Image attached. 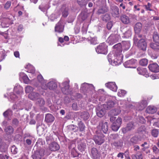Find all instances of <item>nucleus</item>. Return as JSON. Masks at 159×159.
<instances>
[{
	"mask_svg": "<svg viewBox=\"0 0 159 159\" xmlns=\"http://www.w3.org/2000/svg\"><path fill=\"white\" fill-rule=\"evenodd\" d=\"M159 134L158 130L157 129H153L152 131V135L154 137H157Z\"/></svg>",
	"mask_w": 159,
	"mask_h": 159,
	"instance_id": "obj_50",
	"label": "nucleus"
},
{
	"mask_svg": "<svg viewBox=\"0 0 159 159\" xmlns=\"http://www.w3.org/2000/svg\"><path fill=\"white\" fill-rule=\"evenodd\" d=\"M50 17L51 20L52 21H53L54 19H56L57 17V16L54 14H52L50 15Z\"/></svg>",
	"mask_w": 159,
	"mask_h": 159,
	"instance_id": "obj_61",
	"label": "nucleus"
},
{
	"mask_svg": "<svg viewBox=\"0 0 159 159\" xmlns=\"http://www.w3.org/2000/svg\"><path fill=\"white\" fill-rule=\"evenodd\" d=\"M91 155L93 159H99L100 154L98 152L97 149L95 148H93L91 150Z\"/></svg>",
	"mask_w": 159,
	"mask_h": 159,
	"instance_id": "obj_14",
	"label": "nucleus"
},
{
	"mask_svg": "<svg viewBox=\"0 0 159 159\" xmlns=\"http://www.w3.org/2000/svg\"><path fill=\"white\" fill-rule=\"evenodd\" d=\"M121 20L124 24H128L129 22V20L128 16L123 15L121 16Z\"/></svg>",
	"mask_w": 159,
	"mask_h": 159,
	"instance_id": "obj_31",
	"label": "nucleus"
},
{
	"mask_svg": "<svg viewBox=\"0 0 159 159\" xmlns=\"http://www.w3.org/2000/svg\"><path fill=\"white\" fill-rule=\"evenodd\" d=\"M54 117L52 114H48L45 116V120L47 122H52L54 120Z\"/></svg>",
	"mask_w": 159,
	"mask_h": 159,
	"instance_id": "obj_22",
	"label": "nucleus"
},
{
	"mask_svg": "<svg viewBox=\"0 0 159 159\" xmlns=\"http://www.w3.org/2000/svg\"><path fill=\"white\" fill-rule=\"evenodd\" d=\"M136 62V60L132 59L125 62L124 64V65L126 68H131V66L133 65Z\"/></svg>",
	"mask_w": 159,
	"mask_h": 159,
	"instance_id": "obj_18",
	"label": "nucleus"
},
{
	"mask_svg": "<svg viewBox=\"0 0 159 159\" xmlns=\"http://www.w3.org/2000/svg\"><path fill=\"white\" fill-rule=\"evenodd\" d=\"M36 104L40 107L43 106L45 103V102L43 99L40 97L36 100Z\"/></svg>",
	"mask_w": 159,
	"mask_h": 159,
	"instance_id": "obj_25",
	"label": "nucleus"
},
{
	"mask_svg": "<svg viewBox=\"0 0 159 159\" xmlns=\"http://www.w3.org/2000/svg\"><path fill=\"white\" fill-rule=\"evenodd\" d=\"M28 96L30 99L33 100H36L39 98L40 95L37 93L33 92L30 94Z\"/></svg>",
	"mask_w": 159,
	"mask_h": 159,
	"instance_id": "obj_20",
	"label": "nucleus"
},
{
	"mask_svg": "<svg viewBox=\"0 0 159 159\" xmlns=\"http://www.w3.org/2000/svg\"><path fill=\"white\" fill-rule=\"evenodd\" d=\"M120 39V36L118 34L117 31L115 32L114 33L111 34L108 38L107 41L110 44H113L117 42Z\"/></svg>",
	"mask_w": 159,
	"mask_h": 159,
	"instance_id": "obj_4",
	"label": "nucleus"
},
{
	"mask_svg": "<svg viewBox=\"0 0 159 159\" xmlns=\"http://www.w3.org/2000/svg\"><path fill=\"white\" fill-rule=\"evenodd\" d=\"M94 140L96 144L99 145H101L105 141L104 136L103 134L100 136L96 135L94 138Z\"/></svg>",
	"mask_w": 159,
	"mask_h": 159,
	"instance_id": "obj_10",
	"label": "nucleus"
},
{
	"mask_svg": "<svg viewBox=\"0 0 159 159\" xmlns=\"http://www.w3.org/2000/svg\"><path fill=\"white\" fill-rule=\"evenodd\" d=\"M100 125H102V129L104 133L106 134L108 131V123L107 122H105L103 123L102 122H101Z\"/></svg>",
	"mask_w": 159,
	"mask_h": 159,
	"instance_id": "obj_23",
	"label": "nucleus"
},
{
	"mask_svg": "<svg viewBox=\"0 0 159 159\" xmlns=\"http://www.w3.org/2000/svg\"><path fill=\"white\" fill-rule=\"evenodd\" d=\"M69 81H66L62 83L61 84H59L61 88L62 91L64 94H67L70 92Z\"/></svg>",
	"mask_w": 159,
	"mask_h": 159,
	"instance_id": "obj_6",
	"label": "nucleus"
},
{
	"mask_svg": "<svg viewBox=\"0 0 159 159\" xmlns=\"http://www.w3.org/2000/svg\"><path fill=\"white\" fill-rule=\"evenodd\" d=\"M105 86L113 91L116 92L117 91V87L115 82H108L105 84Z\"/></svg>",
	"mask_w": 159,
	"mask_h": 159,
	"instance_id": "obj_13",
	"label": "nucleus"
},
{
	"mask_svg": "<svg viewBox=\"0 0 159 159\" xmlns=\"http://www.w3.org/2000/svg\"><path fill=\"white\" fill-rule=\"evenodd\" d=\"M137 71L139 74L143 75H144L145 74L147 71L146 69L141 68L140 67H138L137 69Z\"/></svg>",
	"mask_w": 159,
	"mask_h": 159,
	"instance_id": "obj_32",
	"label": "nucleus"
},
{
	"mask_svg": "<svg viewBox=\"0 0 159 159\" xmlns=\"http://www.w3.org/2000/svg\"><path fill=\"white\" fill-rule=\"evenodd\" d=\"M149 70L154 72H159V66L157 63H152L149 64L148 66Z\"/></svg>",
	"mask_w": 159,
	"mask_h": 159,
	"instance_id": "obj_12",
	"label": "nucleus"
},
{
	"mask_svg": "<svg viewBox=\"0 0 159 159\" xmlns=\"http://www.w3.org/2000/svg\"><path fill=\"white\" fill-rule=\"evenodd\" d=\"M105 110L104 109L100 110L98 109L96 111L97 115L100 117H102L105 115Z\"/></svg>",
	"mask_w": 159,
	"mask_h": 159,
	"instance_id": "obj_29",
	"label": "nucleus"
},
{
	"mask_svg": "<svg viewBox=\"0 0 159 159\" xmlns=\"http://www.w3.org/2000/svg\"><path fill=\"white\" fill-rule=\"evenodd\" d=\"M139 141L138 137L136 136H134L131 138L130 140V142L133 144L137 143Z\"/></svg>",
	"mask_w": 159,
	"mask_h": 159,
	"instance_id": "obj_36",
	"label": "nucleus"
},
{
	"mask_svg": "<svg viewBox=\"0 0 159 159\" xmlns=\"http://www.w3.org/2000/svg\"><path fill=\"white\" fill-rule=\"evenodd\" d=\"M57 87V85L56 82L54 81H51L47 83L45 86L43 85L42 88V89H46L47 88H48L51 90H55Z\"/></svg>",
	"mask_w": 159,
	"mask_h": 159,
	"instance_id": "obj_7",
	"label": "nucleus"
},
{
	"mask_svg": "<svg viewBox=\"0 0 159 159\" xmlns=\"http://www.w3.org/2000/svg\"><path fill=\"white\" fill-rule=\"evenodd\" d=\"M142 27V24L139 22L137 23L135 25L134 30L136 33L138 34L140 31Z\"/></svg>",
	"mask_w": 159,
	"mask_h": 159,
	"instance_id": "obj_26",
	"label": "nucleus"
},
{
	"mask_svg": "<svg viewBox=\"0 0 159 159\" xmlns=\"http://www.w3.org/2000/svg\"><path fill=\"white\" fill-rule=\"evenodd\" d=\"M32 139H27L26 140V144L28 145H30L31 144Z\"/></svg>",
	"mask_w": 159,
	"mask_h": 159,
	"instance_id": "obj_63",
	"label": "nucleus"
},
{
	"mask_svg": "<svg viewBox=\"0 0 159 159\" xmlns=\"http://www.w3.org/2000/svg\"><path fill=\"white\" fill-rule=\"evenodd\" d=\"M147 105V102L146 100H142L140 102L137 104V109L138 110H143Z\"/></svg>",
	"mask_w": 159,
	"mask_h": 159,
	"instance_id": "obj_15",
	"label": "nucleus"
},
{
	"mask_svg": "<svg viewBox=\"0 0 159 159\" xmlns=\"http://www.w3.org/2000/svg\"><path fill=\"white\" fill-rule=\"evenodd\" d=\"M150 46L151 48L156 51L159 50V45L156 43H152L150 44Z\"/></svg>",
	"mask_w": 159,
	"mask_h": 159,
	"instance_id": "obj_40",
	"label": "nucleus"
},
{
	"mask_svg": "<svg viewBox=\"0 0 159 159\" xmlns=\"http://www.w3.org/2000/svg\"><path fill=\"white\" fill-rule=\"evenodd\" d=\"M102 19L103 20L107 21L110 19V17L108 14H106L103 16Z\"/></svg>",
	"mask_w": 159,
	"mask_h": 159,
	"instance_id": "obj_55",
	"label": "nucleus"
},
{
	"mask_svg": "<svg viewBox=\"0 0 159 159\" xmlns=\"http://www.w3.org/2000/svg\"><path fill=\"white\" fill-rule=\"evenodd\" d=\"M11 5V2L8 1L4 5V8L6 9H8Z\"/></svg>",
	"mask_w": 159,
	"mask_h": 159,
	"instance_id": "obj_57",
	"label": "nucleus"
},
{
	"mask_svg": "<svg viewBox=\"0 0 159 159\" xmlns=\"http://www.w3.org/2000/svg\"><path fill=\"white\" fill-rule=\"evenodd\" d=\"M122 46L120 43H117L113 46L114 49V56L116 57L112 59L111 54H109L107 56V58L109 63L113 66L119 65L122 62L123 58V55L122 54V47L125 50L129 49L130 47V43L128 41H123L122 43Z\"/></svg>",
	"mask_w": 159,
	"mask_h": 159,
	"instance_id": "obj_1",
	"label": "nucleus"
},
{
	"mask_svg": "<svg viewBox=\"0 0 159 159\" xmlns=\"http://www.w3.org/2000/svg\"><path fill=\"white\" fill-rule=\"evenodd\" d=\"M152 149L154 154L157 155L159 153V149L155 145L152 146Z\"/></svg>",
	"mask_w": 159,
	"mask_h": 159,
	"instance_id": "obj_49",
	"label": "nucleus"
},
{
	"mask_svg": "<svg viewBox=\"0 0 159 159\" xmlns=\"http://www.w3.org/2000/svg\"><path fill=\"white\" fill-rule=\"evenodd\" d=\"M132 159H143L142 154L141 153L139 154L133 155L132 156Z\"/></svg>",
	"mask_w": 159,
	"mask_h": 159,
	"instance_id": "obj_44",
	"label": "nucleus"
},
{
	"mask_svg": "<svg viewBox=\"0 0 159 159\" xmlns=\"http://www.w3.org/2000/svg\"><path fill=\"white\" fill-rule=\"evenodd\" d=\"M88 0H77L78 4L81 7L85 6Z\"/></svg>",
	"mask_w": 159,
	"mask_h": 159,
	"instance_id": "obj_33",
	"label": "nucleus"
},
{
	"mask_svg": "<svg viewBox=\"0 0 159 159\" xmlns=\"http://www.w3.org/2000/svg\"><path fill=\"white\" fill-rule=\"evenodd\" d=\"M64 25L63 21L60 20L56 25L55 27V31L56 32L61 33L63 32L64 30Z\"/></svg>",
	"mask_w": 159,
	"mask_h": 159,
	"instance_id": "obj_8",
	"label": "nucleus"
},
{
	"mask_svg": "<svg viewBox=\"0 0 159 159\" xmlns=\"http://www.w3.org/2000/svg\"><path fill=\"white\" fill-rule=\"evenodd\" d=\"M115 105V103L113 101L109 100L106 103L103 105V107L106 109H110L113 107Z\"/></svg>",
	"mask_w": 159,
	"mask_h": 159,
	"instance_id": "obj_16",
	"label": "nucleus"
},
{
	"mask_svg": "<svg viewBox=\"0 0 159 159\" xmlns=\"http://www.w3.org/2000/svg\"><path fill=\"white\" fill-rule=\"evenodd\" d=\"M122 119L120 117L118 118L116 121L114 122L111 126L112 130L114 131L118 130L121 124Z\"/></svg>",
	"mask_w": 159,
	"mask_h": 159,
	"instance_id": "obj_9",
	"label": "nucleus"
},
{
	"mask_svg": "<svg viewBox=\"0 0 159 159\" xmlns=\"http://www.w3.org/2000/svg\"><path fill=\"white\" fill-rule=\"evenodd\" d=\"M33 90V88L30 86H27L25 87V91L26 93H29Z\"/></svg>",
	"mask_w": 159,
	"mask_h": 159,
	"instance_id": "obj_54",
	"label": "nucleus"
},
{
	"mask_svg": "<svg viewBox=\"0 0 159 159\" xmlns=\"http://www.w3.org/2000/svg\"><path fill=\"white\" fill-rule=\"evenodd\" d=\"M118 137V135L116 134H111L110 135L111 138L114 139H117Z\"/></svg>",
	"mask_w": 159,
	"mask_h": 159,
	"instance_id": "obj_62",
	"label": "nucleus"
},
{
	"mask_svg": "<svg viewBox=\"0 0 159 159\" xmlns=\"http://www.w3.org/2000/svg\"><path fill=\"white\" fill-rule=\"evenodd\" d=\"M11 151L13 154H15L18 152V149L14 145H13L11 148Z\"/></svg>",
	"mask_w": 159,
	"mask_h": 159,
	"instance_id": "obj_51",
	"label": "nucleus"
},
{
	"mask_svg": "<svg viewBox=\"0 0 159 159\" xmlns=\"http://www.w3.org/2000/svg\"><path fill=\"white\" fill-rule=\"evenodd\" d=\"M89 88L92 89H93V85L92 84H89L86 83H84L82 84L81 88L82 90H86Z\"/></svg>",
	"mask_w": 159,
	"mask_h": 159,
	"instance_id": "obj_28",
	"label": "nucleus"
},
{
	"mask_svg": "<svg viewBox=\"0 0 159 159\" xmlns=\"http://www.w3.org/2000/svg\"><path fill=\"white\" fill-rule=\"evenodd\" d=\"M1 25L3 28L7 27L11 23V20L8 18H2L0 19Z\"/></svg>",
	"mask_w": 159,
	"mask_h": 159,
	"instance_id": "obj_11",
	"label": "nucleus"
},
{
	"mask_svg": "<svg viewBox=\"0 0 159 159\" xmlns=\"http://www.w3.org/2000/svg\"><path fill=\"white\" fill-rule=\"evenodd\" d=\"M157 108L153 106H150L148 107L146 109L147 113L150 114H153L157 111Z\"/></svg>",
	"mask_w": 159,
	"mask_h": 159,
	"instance_id": "obj_21",
	"label": "nucleus"
},
{
	"mask_svg": "<svg viewBox=\"0 0 159 159\" xmlns=\"http://www.w3.org/2000/svg\"><path fill=\"white\" fill-rule=\"evenodd\" d=\"M126 92L123 90H120L118 93V95L120 97H123L126 94Z\"/></svg>",
	"mask_w": 159,
	"mask_h": 159,
	"instance_id": "obj_53",
	"label": "nucleus"
},
{
	"mask_svg": "<svg viewBox=\"0 0 159 159\" xmlns=\"http://www.w3.org/2000/svg\"><path fill=\"white\" fill-rule=\"evenodd\" d=\"M72 108L74 110H77L78 109L77 104L75 103H73L72 105Z\"/></svg>",
	"mask_w": 159,
	"mask_h": 159,
	"instance_id": "obj_64",
	"label": "nucleus"
},
{
	"mask_svg": "<svg viewBox=\"0 0 159 159\" xmlns=\"http://www.w3.org/2000/svg\"><path fill=\"white\" fill-rule=\"evenodd\" d=\"M153 38L154 41L155 42L159 43V35L157 32H155L154 33Z\"/></svg>",
	"mask_w": 159,
	"mask_h": 159,
	"instance_id": "obj_34",
	"label": "nucleus"
},
{
	"mask_svg": "<svg viewBox=\"0 0 159 159\" xmlns=\"http://www.w3.org/2000/svg\"><path fill=\"white\" fill-rule=\"evenodd\" d=\"M91 44H96L97 43V38L93 37L90 40Z\"/></svg>",
	"mask_w": 159,
	"mask_h": 159,
	"instance_id": "obj_56",
	"label": "nucleus"
},
{
	"mask_svg": "<svg viewBox=\"0 0 159 159\" xmlns=\"http://www.w3.org/2000/svg\"><path fill=\"white\" fill-rule=\"evenodd\" d=\"M120 11H112L111 14L113 17H118L120 15Z\"/></svg>",
	"mask_w": 159,
	"mask_h": 159,
	"instance_id": "obj_43",
	"label": "nucleus"
},
{
	"mask_svg": "<svg viewBox=\"0 0 159 159\" xmlns=\"http://www.w3.org/2000/svg\"><path fill=\"white\" fill-rule=\"evenodd\" d=\"M112 26V23L111 22H108L107 24V28L108 30H110Z\"/></svg>",
	"mask_w": 159,
	"mask_h": 159,
	"instance_id": "obj_59",
	"label": "nucleus"
},
{
	"mask_svg": "<svg viewBox=\"0 0 159 159\" xmlns=\"http://www.w3.org/2000/svg\"><path fill=\"white\" fill-rule=\"evenodd\" d=\"M37 79L39 81L40 83H41V84L42 85V87L43 85H44V80H43V79L42 75H39L37 76Z\"/></svg>",
	"mask_w": 159,
	"mask_h": 159,
	"instance_id": "obj_52",
	"label": "nucleus"
},
{
	"mask_svg": "<svg viewBox=\"0 0 159 159\" xmlns=\"http://www.w3.org/2000/svg\"><path fill=\"white\" fill-rule=\"evenodd\" d=\"M81 118L84 120H86L89 118V115L88 112H84L81 113Z\"/></svg>",
	"mask_w": 159,
	"mask_h": 159,
	"instance_id": "obj_37",
	"label": "nucleus"
},
{
	"mask_svg": "<svg viewBox=\"0 0 159 159\" xmlns=\"http://www.w3.org/2000/svg\"><path fill=\"white\" fill-rule=\"evenodd\" d=\"M9 156L6 154H0V159H7Z\"/></svg>",
	"mask_w": 159,
	"mask_h": 159,
	"instance_id": "obj_58",
	"label": "nucleus"
},
{
	"mask_svg": "<svg viewBox=\"0 0 159 159\" xmlns=\"http://www.w3.org/2000/svg\"><path fill=\"white\" fill-rule=\"evenodd\" d=\"M22 88L18 84H16L14 89V92L16 93L17 94H20L22 92Z\"/></svg>",
	"mask_w": 159,
	"mask_h": 159,
	"instance_id": "obj_24",
	"label": "nucleus"
},
{
	"mask_svg": "<svg viewBox=\"0 0 159 159\" xmlns=\"http://www.w3.org/2000/svg\"><path fill=\"white\" fill-rule=\"evenodd\" d=\"M78 127L80 131H83L84 130L85 126L83 123L80 121L78 124Z\"/></svg>",
	"mask_w": 159,
	"mask_h": 159,
	"instance_id": "obj_42",
	"label": "nucleus"
},
{
	"mask_svg": "<svg viewBox=\"0 0 159 159\" xmlns=\"http://www.w3.org/2000/svg\"><path fill=\"white\" fill-rule=\"evenodd\" d=\"M68 128L70 130L76 132L78 130V127L74 125H70L68 126Z\"/></svg>",
	"mask_w": 159,
	"mask_h": 159,
	"instance_id": "obj_39",
	"label": "nucleus"
},
{
	"mask_svg": "<svg viewBox=\"0 0 159 159\" xmlns=\"http://www.w3.org/2000/svg\"><path fill=\"white\" fill-rule=\"evenodd\" d=\"M107 47L105 43H101L97 47L96 51L98 53L106 54L107 52Z\"/></svg>",
	"mask_w": 159,
	"mask_h": 159,
	"instance_id": "obj_5",
	"label": "nucleus"
},
{
	"mask_svg": "<svg viewBox=\"0 0 159 159\" xmlns=\"http://www.w3.org/2000/svg\"><path fill=\"white\" fill-rule=\"evenodd\" d=\"M11 101L13 102L16 100L17 98V96L13 93H11L9 95Z\"/></svg>",
	"mask_w": 159,
	"mask_h": 159,
	"instance_id": "obj_47",
	"label": "nucleus"
},
{
	"mask_svg": "<svg viewBox=\"0 0 159 159\" xmlns=\"http://www.w3.org/2000/svg\"><path fill=\"white\" fill-rule=\"evenodd\" d=\"M49 148L51 151H56L59 148V145L56 142H53L49 144Z\"/></svg>",
	"mask_w": 159,
	"mask_h": 159,
	"instance_id": "obj_19",
	"label": "nucleus"
},
{
	"mask_svg": "<svg viewBox=\"0 0 159 159\" xmlns=\"http://www.w3.org/2000/svg\"><path fill=\"white\" fill-rule=\"evenodd\" d=\"M87 16L88 15L85 11H82L80 15V17L82 20H85Z\"/></svg>",
	"mask_w": 159,
	"mask_h": 159,
	"instance_id": "obj_41",
	"label": "nucleus"
},
{
	"mask_svg": "<svg viewBox=\"0 0 159 159\" xmlns=\"http://www.w3.org/2000/svg\"><path fill=\"white\" fill-rule=\"evenodd\" d=\"M12 115V112L10 109H8L5 111L3 113L4 116L5 117H7L8 116H10Z\"/></svg>",
	"mask_w": 159,
	"mask_h": 159,
	"instance_id": "obj_38",
	"label": "nucleus"
},
{
	"mask_svg": "<svg viewBox=\"0 0 159 159\" xmlns=\"http://www.w3.org/2000/svg\"><path fill=\"white\" fill-rule=\"evenodd\" d=\"M134 43L138 47L143 51L146 50L147 44L144 39L142 38V35L136 34L134 38Z\"/></svg>",
	"mask_w": 159,
	"mask_h": 159,
	"instance_id": "obj_3",
	"label": "nucleus"
},
{
	"mask_svg": "<svg viewBox=\"0 0 159 159\" xmlns=\"http://www.w3.org/2000/svg\"><path fill=\"white\" fill-rule=\"evenodd\" d=\"M45 143V142L43 141L42 139H39L38 140L34 147L35 152L33 156V159H41V157L44 155L43 145Z\"/></svg>",
	"mask_w": 159,
	"mask_h": 159,
	"instance_id": "obj_2",
	"label": "nucleus"
},
{
	"mask_svg": "<svg viewBox=\"0 0 159 159\" xmlns=\"http://www.w3.org/2000/svg\"><path fill=\"white\" fill-rule=\"evenodd\" d=\"M68 6L65 4H63L61 5V7L60 9L61 10H66L67 9Z\"/></svg>",
	"mask_w": 159,
	"mask_h": 159,
	"instance_id": "obj_60",
	"label": "nucleus"
},
{
	"mask_svg": "<svg viewBox=\"0 0 159 159\" xmlns=\"http://www.w3.org/2000/svg\"><path fill=\"white\" fill-rule=\"evenodd\" d=\"M140 64L142 66H146L148 63V60L146 59H143L139 62Z\"/></svg>",
	"mask_w": 159,
	"mask_h": 159,
	"instance_id": "obj_46",
	"label": "nucleus"
},
{
	"mask_svg": "<svg viewBox=\"0 0 159 159\" xmlns=\"http://www.w3.org/2000/svg\"><path fill=\"white\" fill-rule=\"evenodd\" d=\"M19 75L20 78H22L24 82L26 84H28L29 82V79L28 76L24 73L23 72H21L19 74Z\"/></svg>",
	"mask_w": 159,
	"mask_h": 159,
	"instance_id": "obj_27",
	"label": "nucleus"
},
{
	"mask_svg": "<svg viewBox=\"0 0 159 159\" xmlns=\"http://www.w3.org/2000/svg\"><path fill=\"white\" fill-rule=\"evenodd\" d=\"M134 128V126L132 122H129L127 124L126 127L122 129V131L124 133H126L128 131Z\"/></svg>",
	"mask_w": 159,
	"mask_h": 159,
	"instance_id": "obj_17",
	"label": "nucleus"
},
{
	"mask_svg": "<svg viewBox=\"0 0 159 159\" xmlns=\"http://www.w3.org/2000/svg\"><path fill=\"white\" fill-rule=\"evenodd\" d=\"M86 146L85 144L81 143L78 145V149L81 152L84 151L86 148Z\"/></svg>",
	"mask_w": 159,
	"mask_h": 159,
	"instance_id": "obj_35",
	"label": "nucleus"
},
{
	"mask_svg": "<svg viewBox=\"0 0 159 159\" xmlns=\"http://www.w3.org/2000/svg\"><path fill=\"white\" fill-rule=\"evenodd\" d=\"M132 35L131 30L130 29H129L124 33L125 37L128 38L130 37Z\"/></svg>",
	"mask_w": 159,
	"mask_h": 159,
	"instance_id": "obj_45",
	"label": "nucleus"
},
{
	"mask_svg": "<svg viewBox=\"0 0 159 159\" xmlns=\"http://www.w3.org/2000/svg\"><path fill=\"white\" fill-rule=\"evenodd\" d=\"M14 129L11 126H9L4 129V131L8 134H11L13 133Z\"/></svg>",
	"mask_w": 159,
	"mask_h": 159,
	"instance_id": "obj_30",
	"label": "nucleus"
},
{
	"mask_svg": "<svg viewBox=\"0 0 159 159\" xmlns=\"http://www.w3.org/2000/svg\"><path fill=\"white\" fill-rule=\"evenodd\" d=\"M120 112V110L119 109H116L111 111L112 115L115 116L118 115Z\"/></svg>",
	"mask_w": 159,
	"mask_h": 159,
	"instance_id": "obj_48",
	"label": "nucleus"
}]
</instances>
